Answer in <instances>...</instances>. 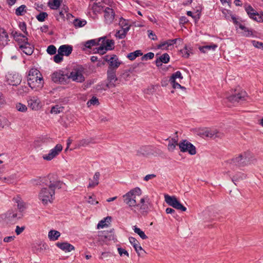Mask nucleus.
<instances>
[{"label": "nucleus", "instance_id": "f257e3e1", "mask_svg": "<svg viewBox=\"0 0 263 263\" xmlns=\"http://www.w3.org/2000/svg\"><path fill=\"white\" fill-rule=\"evenodd\" d=\"M56 177L55 175H49L45 178L46 186L43 187L39 193V199L44 204L52 202L54 199L55 189L63 187V182L57 180Z\"/></svg>", "mask_w": 263, "mask_h": 263}, {"label": "nucleus", "instance_id": "f03ea898", "mask_svg": "<svg viewBox=\"0 0 263 263\" xmlns=\"http://www.w3.org/2000/svg\"><path fill=\"white\" fill-rule=\"evenodd\" d=\"M114 44V40L106 39L105 37L88 40L84 43L85 47L87 48H91L96 45L99 46L95 48L94 53L100 54H104L107 51L113 49Z\"/></svg>", "mask_w": 263, "mask_h": 263}, {"label": "nucleus", "instance_id": "7ed1b4c3", "mask_svg": "<svg viewBox=\"0 0 263 263\" xmlns=\"http://www.w3.org/2000/svg\"><path fill=\"white\" fill-rule=\"evenodd\" d=\"M28 84L32 89H41L44 85V80L41 72L35 68L31 69L28 74Z\"/></svg>", "mask_w": 263, "mask_h": 263}, {"label": "nucleus", "instance_id": "20e7f679", "mask_svg": "<svg viewBox=\"0 0 263 263\" xmlns=\"http://www.w3.org/2000/svg\"><path fill=\"white\" fill-rule=\"evenodd\" d=\"M141 194V190L139 187H135L126 194L123 196V201L130 208H135L137 205L136 200V196Z\"/></svg>", "mask_w": 263, "mask_h": 263}, {"label": "nucleus", "instance_id": "39448f33", "mask_svg": "<svg viewBox=\"0 0 263 263\" xmlns=\"http://www.w3.org/2000/svg\"><path fill=\"white\" fill-rule=\"evenodd\" d=\"M103 59L108 64L107 70L117 71L118 68L122 64V61L119 60L116 54H107L105 55Z\"/></svg>", "mask_w": 263, "mask_h": 263}, {"label": "nucleus", "instance_id": "423d86ee", "mask_svg": "<svg viewBox=\"0 0 263 263\" xmlns=\"http://www.w3.org/2000/svg\"><path fill=\"white\" fill-rule=\"evenodd\" d=\"M84 69L82 66H78L74 68L68 77L69 79L73 81L82 83L85 81V77L83 75Z\"/></svg>", "mask_w": 263, "mask_h": 263}, {"label": "nucleus", "instance_id": "0eeeda50", "mask_svg": "<svg viewBox=\"0 0 263 263\" xmlns=\"http://www.w3.org/2000/svg\"><path fill=\"white\" fill-rule=\"evenodd\" d=\"M180 151L182 153H188L191 155H194L196 154L195 146L186 140L181 141L178 144Z\"/></svg>", "mask_w": 263, "mask_h": 263}, {"label": "nucleus", "instance_id": "6e6552de", "mask_svg": "<svg viewBox=\"0 0 263 263\" xmlns=\"http://www.w3.org/2000/svg\"><path fill=\"white\" fill-rule=\"evenodd\" d=\"M164 198L165 202L174 208L183 212L186 210V208L175 196H170L166 195Z\"/></svg>", "mask_w": 263, "mask_h": 263}, {"label": "nucleus", "instance_id": "1a4fd4ad", "mask_svg": "<svg viewBox=\"0 0 263 263\" xmlns=\"http://www.w3.org/2000/svg\"><path fill=\"white\" fill-rule=\"evenodd\" d=\"M247 94L246 91L241 90L235 95L227 97L228 100L233 104L240 103L246 100Z\"/></svg>", "mask_w": 263, "mask_h": 263}, {"label": "nucleus", "instance_id": "9d476101", "mask_svg": "<svg viewBox=\"0 0 263 263\" xmlns=\"http://www.w3.org/2000/svg\"><path fill=\"white\" fill-rule=\"evenodd\" d=\"M245 10L251 18L258 22L263 21V14H260L257 13L251 6H246Z\"/></svg>", "mask_w": 263, "mask_h": 263}, {"label": "nucleus", "instance_id": "9b49d317", "mask_svg": "<svg viewBox=\"0 0 263 263\" xmlns=\"http://www.w3.org/2000/svg\"><path fill=\"white\" fill-rule=\"evenodd\" d=\"M118 79L116 76V71L107 70V81L106 87L108 88L115 87L116 82Z\"/></svg>", "mask_w": 263, "mask_h": 263}, {"label": "nucleus", "instance_id": "f8f14e48", "mask_svg": "<svg viewBox=\"0 0 263 263\" xmlns=\"http://www.w3.org/2000/svg\"><path fill=\"white\" fill-rule=\"evenodd\" d=\"M103 12L105 23L107 25L113 23L115 18V12L114 9L107 7L104 8Z\"/></svg>", "mask_w": 263, "mask_h": 263}, {"label": "nucleus", "instance_id": "ddd939ff", "mask_svg": "<svg viewBox=\"0 0 263 263\" xmlns=\"http://www.w3.org/2000/svg\"><path fill=\"white\" fill-rule=\"evenodd\" d=\"M62 149L63 147L61 144H57L54 148L49 151L48 154L44 155L42 157L44 160L50 161L57 157L62 151Z\"/></svg>", "mask_w": 263, "mask_h": 263}, {"label": "nucleus", "instance_id": "4468645a", "mask_svg": "<svg viewBox=\"0 0 263 263\" xmlns=\"http://www.w3.org/2000/svg\"><path fill=\"white\" fill-rule=\"evenodd\" d=\"M22 215L18 214L16 210H9L5 214V220L8 222H14L21 218Z\"/></svg>", "mask_w": 263, "mask_h": 263}, {"label": "nucleus", "instance_id": "2eb2a0df", "mask_svg": "<svg viewBox=\"0 0 263 263\" xmlns=\"http://www.w3.org/2000/svg\"><path fill=\"white\" fill-rule=\"evenodd\" d=\"M28 105L32 110H37L42 107L41 100L36 96H32L28 98Z\"/></svg>", "mask_w": 263, "mask_h": 263}, {"label": "nucleus", "instance_id": "dca6fc26", "mask_svg": "<svg viewBox=\"0 0 263 263\" xmlns=\"http://www.w3.org/2000/svg\"><path fill=\"white\" fill-rule=\"evenodd\" d=\"M89 8L93 13V18H96L98 14H101L105 7L102 6L101 2L93 3L91 5H89Z\"/></svg>", "mask_w": 263, "mask_h": 263}, {"label": "nucleus", "instance_id": "f3484780", "mask_svg": "<svg viewBox=\"0 0 263 263\" xmlns=\"http://www.w3.org/2000/svg\"><path fill=\"white\" fill-rule=\"evenodd\" d=\"M6 79L8 84L12 86H17L22 81L21 77L18 74H8Z\"/></svg>", "mask_w": 263, "mask_h": 263}, {"label": "nucleus", "instance_id": "a211bd4d", "mask_svg": "<svg viewBox=\"0 0 263 263\" xmlns=\"http://www.w3.org/2000/svg\"><path fill=\"white\" fill-rule=\"evenodd\" d=\"M231 18L233 21V23L237 25L239 28L243 31L242 34L243 36L249 37L253 35V33L252 30L249 28L246 27L243 25L239 23L237 21L236 18L234 15H231Z\"/></svg>", "mask_w": 263, "mask_h": 263}, {"label": "nucleus", "instance_id": "6ab92c4d", "mask_svg": "<svg viewBox=\"0 0 263 263\" xmlns=\"http://www.w3.org/2000/svg\"><path fill=\"white\" fill-rule=\"evenodd\" d=\"M202 136L205 137L216 138L222 137L223 134V133L218 132L217 129L205 130L203 132Z\"/></svg>", "mask_w": 263, "mask_h": 263}, {"label": "nucleus", "instance_id": "aec40b11", "mask_svg": "<svg viewBox=\"0 0 263 263\" xmlns=\"http://www.w3.org/2000/svg\"><path fill=\"white\" fill-rule=\"evenodd\" d=\"M12 35L15 41L17 42L19 46L28 42V38L26 35L17 31H12Z\"/></svg>", "mask_w": 263, "mask_h": 263}, {"label": "nucleus", "instance_id": "412c9836", "mask_svg": "<svg viewBox=\"0 0 263 263\" xmlns=\"http://www.w3.org/2000/svg\"><path fill=\"white\" fill-rule=\"evenodd\" d=\"M9 36L6 30L0 28V46L4 47L7 45L9 41Z\"/></svg>", "mask_w": 263, "mask_h": 263}, {"label": "nucleus", "instance_id": "4be33fe9", "mask_svg": "<svg viewBox=\"0 0 263 263\" xmlns=\"http://www.w3.org/2000/svg\"><path fill=\"white\" fill-rule=\"evenodd\" d=\"M56 245L59 248L65 252H69L74 250V247L67 242H58L57 243Z\"/></svg>", "mask_w": 263, "mask_h": 263}, {"label": "nucleus", "instance_id": "5701e85b", "mask_svg": "<svg viewBox=\"0 0 263 263\" xmlns=\"http://www.w3.org/2000/svg\"><path fill=\"white\" fill-rule=\"evenodd\" d=\"M19 48L23 53L28 55H31L33 52V47L28 42L20 45Z\"/></svg>", "mask_w": 263, "mask_h": 263}, {"label": "nucleus", "instance_id": "b1692460", "mask_svg": "<svg viewBox=\"0 0 263 263\" xmlns=\"http://www.w3.org/2000/svg\"><path fill=\"white\" fill-rule=\"evenodd\" d=\"M136 207H139L142 213H146L148 209V199L147 197L141 199L140 203L137 204Z\"/></svg>", "mask_w": 263, "mask_h": 263}, {"label": "nucleus", "instance_id": "393cba45", "mask_svg": "<svg viewBox=\"0 0 263 263\" xmlns=\"http://www.w3.org/2000/svg\"><path fill=\"white\" fill-rule=\"evenodd\" d=\"M144 64L140 62L137 64H134L129 69V72L131 73H139L144 70Z\"/></svg>", "mask_w": 263, "mask_h": 263}, {"label": "nucleus", "instance_id": "a878e982", "mask_svg": "<svg viewBox=\"0 0 263 263\" xmlns=\"http://www.w3.org/2000/svg\"><path fill=\"white\" fill-rule=\"evenodd\" d=\"M72 51V48L71 46L68 45H63L59 48L58 52L61 53L63 56H68L71 54Z\"/></svg>", "mask_w": 263, "mask_h": 263}, {"label": "nucleus", "instance_id": "bb28decb", "mask_svg": "<svg viewBox=\"0 0 263 263\" xmlns=\"http://www.w3.org/2000/svg\"><path fill=\"white\" fill-rule=\"evenodd\" d=\"M52 80L55 83H62L65 81L64 75L61 71H55L51 76Z\"/></svg>", "mask_w": 263, "mask_h": 263}, {"label": "nucleus", "instance_id": "cd10ccee", "mask_svg": "<svg viewBox=\"0 0 263 263\" xmlns=\"http://www.w3.org/2000/svg\"><path fill=\"white\" fill-rule=\"evenodd\" d=\"M129 241L130 244L134 248L136 252L138 254H140V251H142L143 249L140 246L139 242L135 238L133 237H129Z\"/></svg>", "mask_w": 263, "mask_h": 263}, {"label": "nucleus", "instance_id": "c85d7f7f", "mask_svg": "<svg viewBox=\"0 0 263 263\" xmlns=\"http://www.w3.org/2000/svg\"><path fill=\"white\" fill-rule=\"evenodd\" d=\"M100 176L99 172H96L93 179H89V182L88 185V188H93L99 184V180Z\"/></svg>", "mask_w": 263, "mask_h": 263}, {"label": "nucleus", "instance_id": "c756f323", "mask_svg": "<svg viewBox=\"0 0 263 263\" xmlns=\"http://www.w3.org/2000/svg\"><path fill=\"white\" fill-rule=\"evenodd\" d=\"M170 61V56L167 53H164L156 60V64L157 66L162 65V63H167Z\"/></svg>", "mask_w": 263, "mask_h": 263}, {"label": "nucleus", "instance_id": "7c9ffc66", "mask_svg": "<svg viewBox=\"0 0 263 263\" xmlns=\"http://www.w3.org/2000/svg\"><path fill=\"white\" fill-rule=\"evenodd\" d=\"M111 217L109 216L103 218L97 224V228L100 229L107 227L111 221Z\"/></svg>", "mask_w": 263, "mask_h": 263}, {"label": "nucleus", "instance_id": "2f4dec72", "mask_svg": "<svg viewBox=\"0 0 263 263\" xmlns=\"http://www.w3.org/2000/svg\"><path fill=\"white\" fill-rule=\"evenodd\" d=\"M13 200L15 203H17V206L20 212L21 213L24 211L26 209V205L24 202L22 200V199L18 197L16 198H14Z\"/></svg>", "mask_w": 263, "mask_h": 263}, {"label": "nucleus", "instance_id": "473e14b6", "mask_svg": "<svg viewBox=\"0 0 263 263\" xmlns=\"http://www.w3.org/2000/svg\"><path fill=\"white\" fill-rule=\"evenodd\" d=\"M151 147L149 146H142L137 150V155H145L151 152Z\"/></svg>", "mask_w": 263, "mask_h": 263}, {"label": "nucleus", "instance_id": "72a5a7b5", "mask_svg": "<svg viewBox=\"0 0 263 263\" xmlns=\"http://www.w3.org/2000/svg\"><path fill=\"white\" fill-rule=\"evenodd\" d=\"M232 163L239 166L245 165V161H243L242 155H240L238 157L233 158L232 160Z\"/></svg>", "mask_w": 263, "mask_h": 263}, {"label": "nucleus", "instance_id": "f704fd0d", "mask_svg": "<svg viewBox=\"0 0 263 263\" xmlns=\"http://www.w3.org/2000/svg\"><path fill=\"white\" fill-rule=\"evenodd\" d=\"M217 45L216 44H212L209 45L203 46L199 47V50L203 53H206L208 50L214 51L217 48Z\"/></svg>", "mask_w": 263, "mask_h": 263}, {"label": "nucleus", "instance_id": "c9c22d12", "mask_svg": "<svg viewBox=\"0 0 263 263\" xmlns=\"http://www.w3.org/2000/svg\"><path fill=\"white\" fill-rule=\"evenodd\" d=\"M62 0H52V2H49L48 5L51 9L57 10L59 8Z\"/></svg>", "mask_w": 263, "mask_h": 263}, {"label": "nucleus", "instance_id": "e433bc0d", "mask_svg": "<svg viewBox=\"0 0 263 263\" xmlns=\"http://www.w3.org/2000/svg\"><path fill=\"white\" fill-rule=\"evenodd\" d=\"M60 233L55 230H50L48 233V237L50 240H57L60 236Z\"/></svg>", "mask_w": 263, "mask_h": 263}, {"label": "nucleus", "instance_id": "4c0bfd02", "mask_svg": "<svg viewBox=\"0 0 263 263\" xmlns=\"http://www.w3.org/2000/svg\"><path fill=\"white\" fill-rule=\"evenodd\" d=\"M128 31V28L127 27L125 28L124 29L117 31L115 34V36L117 38L123 39L125 37Z\"/></svg>", "mask_w": 263, "mask_h": 263}, {"label": "nucleus", "instance_id": "58836bf2", "mask_svg": "<svg viewBox=\"0 0 263 263\" xmlns=\"http://www.w3.org/2000/svg\"><path fill=\"white\" fill-rule=\"evenodd\" d=\"M132 228L134 232L137 234L142 239H146L147 238V236L145 234L144 232L136 226H133Z\"/></svg>", "mask_w": 263, "mask_h": 263}, {"label": "nucleus", "instance_id": "ea45409f", "mask_svg": "<svg viewBox=\"0 0 263 263\" xmlns=\"http://www.w3.org/2000/svg\"><path fill=\"white\" fill-rule=\"evenodd\" d=\"M142 55V53L141 50H137L133 52H131L127 55V58L130 60H135L137 57Z\"/></svg>", "mask_w": 263, "mask_h": 263}, {"label": "nucleus", "instance_id": "a19ab883", "mask_svg": "<svg viewBox=\"0 0 263 263\" xmlns=\"http://www.w3.org/2000/svg\"><path fill=\"white\" fill-rule=\"evenodd\" d=\"M26 6L22 5L15 10V14L17 16H22L26 12Z\"/></svg>", "mask_w": 263, "mask_h": 263}, {"label": "nucleus", "instance_id": "79ce46f5", "mask_svg": "<svg viewBox=\"0 0 263 263\" xmlns=\"http://www.w3.org/2000/svg\"><path fill=\"white\" fill-rule=\"evenodd\" d=\"M246 175L242 173H237L232 179V181L236 184V182L240 180H243L245 179Z\"/></svg>", "mask_w": 263, "mask_h": 263}, {"label": "nucleus", "instance_id": "37998d69", "mask_svg": "<svg viewBox=\"0 0 263 263\" xmlns=\"http://www.w3.org/2000/svg\"><path fill=\"white\" fill-rule=\"evenodd\" d=\"M92 142V139L90 138L83 139L78 141V146H86Z\"/></svg>", "mask_w": 263, "mask_h": 263}, {"label": "nucleus", "instance_id": "c03bdc74", "mask_svg": "<svg viewBox=\"0 0 263 263\" xmlns=\"http://www.w3.org/2000/svg\"><path fill=\"white\" fill-rule=\"evenodd\" d=\"M64 107L61 105H57L53 106L50 110L51 114H58L62 112Z\"/></svg>", "mask_w": 263, "mask_h": 263}, {"label": "nucleus", "instance_id": "a18cd8bd", "mask_svg": "<svg viewBox=\"0 0 263 263\" xmlns=\"http://www.w3.org/2000/svg\"><path fill=\"white\" fill-rule=\"evenodd\" d=\"M119 25L122 28V29H124L126 27L128 28V30L130 29V25H128V21L122 17H121L120 18Z\"/></svg>", "mask_w": 263, "mask_h": 263}, {"label": "nucleus", "instance_id": "49530a36", "mask_svg": "<svg viewBox=\"0 0 263 263\" xmlns=\"http://www.w3.org/2000/svg\"><path fill=\"white\" fill-rule=\"evenodd\" d=\"M87 22L85 20H80L75 19L73 21V25L76 27H82L86 24Z\"/></svg>", "mask_w": 263, "mask_h": 263}, {"label": "nucleus", "instance_id": "de8ad7c7", "mask_svg": "<svg viewBox=\"0 0 263 263\" xmlns=\"http://www.w3.org/2000/svg\"><path fill=\"white\" fill-rule=\"evenodd\" d=\"M177 78L180 79H183V77L182 76L181 73L179 71H176L172 75V76L170 77V81L174 82V81H176V79Z\"/></svg>", "mask_w": 263, "mask_h": 263}, {"label": "nucleus", "instance_id": "09e8293b", "mask_svg": "<svg viewBox=\"0 0 263 263\" xmlns=\"http://www.w3.org/2000/svg\"><path fill=\"white\" fill-rule=\"evenodd\" d=\"M16 109L20 112H25L27 110V106L21 103H18L16 104Z\"/></svg>", "mask_w": 263, "mask_h": 263}, {"label": "nucleus", "instance_id": "8fccbe9b", "mask_svg": "<svg viewBox=\"0 0 263 263\" xmlns=\"http://www.w3.org/2000/svg\"><path fill=\"white\" fill-rule=\"evenodd\" d=\"M48 16V14L45 12L40 13L36 16L37 20L40 22H43L45 19Z\"/></svg>", "mask_w": 263, "mask_h": 263}, {"label": "nucleus", "instance_id": "3c124183", "mask_svg": "<svg viewBox=\"0 0 263 263\" xmlns=\"http://www.w3.org/2000/svg\"><path fill=\"white\" fill-rule=\"evenodd\" d=\"M242 155L243 161H245V165L251 161V156L249 153H245Z\"/></svg>", "mask_w": 263, "mask_h": 263}, {"label": "nucleus", "instance_id": "603ef678", "mask_svg": "<svg viewBox=\"0 0 263 263\" xmlns=\"http://www.w3.org/2000/svg\"><path fill=\"white\" fill-rule=\"evenodd\" d=\"M47 52L50 55H53L55 54L57 52V48L55 46L53 45H49L47 49Z\"/></svg>", "mask_w": 263, "mask_h": 263}, {"label": "nucleus", "instance_id": "864d4df0", "mask_svg": "<svg viewBox=\"0 0 263 263\" xmlns=\"http://www.w3.org/2000/svg\"><path fill=\"white\" fill-rule=\"evenodd\" d=\"M63 55L60 53L58 52V54H55L53 57V61L57 63H60L61 61H63Z\"/></svg>", "mask_w": 263, "mask_h": 263}, {"label": "nucleus", "instance_id": "5fc2aeb1", "mask_svg": "<svg viewBox=\"0 0 263 263\" xmlns=\"http://www.w3.org/2000/svg\"><path fill=\"white\" fill-rule=\"evenodd\" d=\"M252 45L256 48L263 49V43L257 41H252Z\"/></svg>", "mask_w": 263, "mask_h": 263}, {"label": "nucleus", "instance_id": "6e6d98bb", "mask_svg": "<svg viewBox=\"0 0 263 263\" xmlns=\"http://www.w3.org/2000/svg\"><path fill=\"white\" fill-rule=\"evenodd\" d=\"M154 57V53L153 52H148L145 54H144L142 57V60H151L153 59Z\"/></svg>", "mask_w": 263, "mask_h": 263}, {"label": "nucleus", "instance_id": "4d7b16f0", "mask_svg": "<svg viewBox=\"0 0 263 263\" xmlns=\"http://www.w3.org/2000/svg\"><path fill=\"white\" fill-rule=\"evenodd\" d=\"M87 104L88 106H90L91 105H95L96 104H98L99 100L96 97H93L90 100H89L87 102Z\"/></svg>", "mask_w": 263, "mask_h": 263}, {"label": "nucleus", "instance_id": "13d9d810", "mask_svg": "<svg viewBox=\"0 0 263 263\" xmlns=\"http://www.w3.org/2000/svg\"><path fill=\"white\" fill-rule=\"evenodd\" d=\"M177 145V143L176 140H174V142H169L168 144V149L170 151L173 152L175 149Z\"/></svg>", "mask_w": 263, "mask_h": 263}, {"label": "nucleus", "instance_id": "bf43d9fd", "mask_svg": "<svg viewBox=\"0 0 263 263\" xmlns=\"http://www.w3.org/2000/svg\"><path fill=\"white\" fill-rule=\"evenodd\" d=\"M118 251L119 255L122 256L123 255H125L127 257L129 256V254L126 250L122 248H118Z\"/></svg>", "mask_w": 263, "mask_h": 263}, {"label": "nucleus", "instance_id": "052dcab7", "mask_svg": "<svg viewBox=\"0 0 263 263\" xmlns=\"http://www.w3.org/2000/svg\"><path fill=\"white\" fill-rule=\"evenodd\" d=\"M168 47V43L166 41L163 42L157 46V48L161 49H167Z\"/></svg>", "mask_w": 263, "mask_h": 263}, {"label": "nucleus", "instance_id": "680f3d73", "mask_svg": "<svg viewBox=\"0 0 263 263\" xmlns=\"http://www.w3.org/2000/svg\"><path fill=\"white\" fill-rule=\"evenodd\" d=\"M170 82L172 84L173 87L175 89L180 88L182 89H185V88L184 86H182L180 84L176 82V81H174V82Z\"/></svg>", "mask_w": 263, "mask_h": 263}, {"label": "nucleus", "instance_id": "e2e57ef3", "mask_svg": "<svg viewBox=\"0 0 263 263\" xmlns=\"http://www.w3.org/2000/svg\"><path fill=\"white\" fill-rule=\"evenodd\" d=\"M181 52L183 54V56L185 58H189L190 55V52L186 47H185L184 49L181 50Z\"/></svg>", "mask_w": 263, "mask_h": 263}, {"label": "nucleus", "instance_id": "0e129e2a", "mask_svg": "<svg viewBox=\"0 0 263 263\" xmlns=\"http://www.w3.org/2000/svg\"><path fill=\"white\" fill-rule=\"evenodd\" d=\"M20 28L26 35H28V32L27 31L26 25L24 22L20 25Z\"/></svg>", "mask_w": 263, "mask_h": 263}, {"label": "nucleus", "instance_id": "69168bd1", "mask_svg": "<svg viewBox=\"0 0 263 263\" xmlns=\"http://www.w3.org/2000/svg\"><path fill=\"white\" fill-rule=\"evenodd\" d=\"M201 9H200V10L198 9V10H197V14L196 15H193L192 18H193L194 19L195 22L198 21V20L200 19V15H201Z\"/></svg>", "mask_w": 263, "mask_h": 263}, {"label": "nucleus", "instance_id": "338daca9", "mask_svg": "<svg viewBox=\"0 0 263 263\" xmlns=\"http://www.w3.org/2000/svg\"><path fill=\"white\" fill-rule=\"evenodd\" d=\"M24 230H25V227L23 226V227H20L17 226L16 227L15 232L16 234L18 235H20L21 233H22Z\"/></svg>", "mask_w": 263, "mask_h": 263}, {"label": "nucleus", "instance_id": "774afa93", "mask_svg": "<svg viewBox=\"0 0 263 263\" xmlns=\"http://www.w3.org/2000/svg\"><path fill=\"white\" fill-rule=\"evenodd\" d=\"M148 37L151 39L153 40H157V36L156 35L153 33V32L151 30H148Z\"/></svg>", "mask_w": 263, "mask_h": 263}]
</instances>
